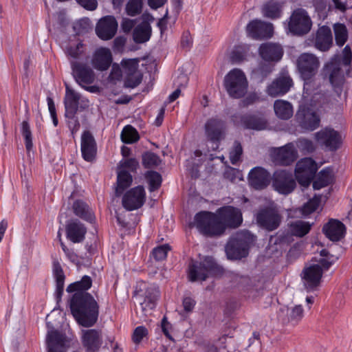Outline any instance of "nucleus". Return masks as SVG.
I'll use <instances>...</instances> for the list:
<instances>
[{
    "mask_svg": "<svg viewBox=\"0 0 352 352\" xmlns=\"http://www.w3.org/2000/svg\"><path fill=\"white\" fill-rule=\"evenodd\" d=\"M91 284V278L84 276L81 280L73 283L67 287V292H75L69 302L72 314L78 324L86 327L93 326L98 317V303L87 292Z\"/></svg>",
    "mask_w": 352,
    "mask_h": 352,
    "instance_id": "1",
    "label": "nucleus"
},
{
    "mask_svg": "<svg viewBox=\"0 0 352 352\" xmlns=\"http://www.w3.org/2000/svg\"><path fill=\"white\" fill-rule=\"evenodd\" d=\"M195 224L198 230L208 236H219L226 228H236L243 222L242 213L231 206L219 208L217 214L201 211L195 216Z\"/></svg>",
    "mask_w": 352,
    "mask_h": 352,
    "instance_id": "2",
    "label": "nucleus"
},
{
    "mask_svg": "<svg viewBox=\"0 0 352 352\" xmlns=\"http://www.w3.org/2000/svg\"><path fill=\"white\" fill-rule=\"evenodd\" d=\"M65 96L64 105L65 116L67 118V125L72 134L74 135L80 129V122L76 114L78 109H85L89 105V100L82 97L79 93L65 85Z\"/></svg>",
    "mask_w": 352,
    "mask_h": 352,
    "instance_id": "3",
    "label": "nucleus"
},
{
    "mask_svg": "<svg viewBox=\"0 0 352 352\" xmlns=\"http://www.w3.org/2000/svg\"><path fill=\"white\" fill-rule=\"evenodd\" d=\"M223 272V268L211 256L205 257L201 262L192 260L188 266V277L192 282L205 280L208 276H217Z\"/></svg>",
    "mask_w": 352,
    "mask_h": 352,
    "instance_id": "4",
    "label": "nucleus"
},
{
    "mask_svg": "<svg viewBox=\"0 0 352 352\" xmlns=\"http://www.w3.org/2000/svg\"><path fill=\"white\" fill-rule=\"evenodd\" d=\"M320 65L318 58L312 54H302L297 59V67L304 80V94H312V78L317 73Z\"/></svg>",
    "mask_w": 352,
    "mask_h": 352,
    "instance_id": "5",
    "label": "nucleus"
},
{
    "mask_svg": "<svg viewBox=\"0 0 352 352\" xmlns=\"http://www.w3.org/2000/svg\"><path fill=\"white\" fill-rule=\"evenodd\" d=\"M253 236L248 231L238 232L230 237L226 246V253L229 259L238 260L248 254Z\"/></svg>",
    "mask_w": 352,
    "mask_h": 352,
    "instance_id": "6",
    "label": "nucleus"
},
{
    "mask_svg": "<svg viewBox=\"0 0 352 352\" xmlns=\"http://www.w3.org/2000/svg\"><path fill=\"white\" fill-rule=\"evenodd\" d=\"M223 82L228 95L233 98H241L247 93L248 82L245 74L239 69L230 71Z\"/></svg>",
    "mask_w": 352,
    "mask_h": 352,
    "instance_id": "7",
    "label": "nucleus"
},
{
    "mask_svg": "<svg viewBox=\"0 0 352 352\" xmlns=\"http://www.w3.org/2000/svg\"><path fill=\"white\" fill-rule=\"evenodd\" d=\"M137 300L143 314L146 316L157 305L160 297L159 287L153 283L141 282L139 284Z\"/></svg>",
    "mask_w": 352,
    "mask_h": 352,
    "instance_id": "8",
    "label": "nucleus"
},
{
    "mask_svg": "<svg viewBox=\"0 0 352 352\" xmlns=\"http://www.w3.org/2000/svg\"><path fill=\"white\" fill-rule=\"evenodd\" d=\"M311 19L305 9L296 8L292 12L288 22V30L293 35H305L311 30Z\"/></svg>",
    "mask_w": 352,
    "mask_h": 352,
    "instance_id": "9",
    "label": "nucleus"
},
{
    "mask_svg": "<svg viewBox=\"0 0 352 352\" xmlns=\"http://www.w3.org/2000/svg\"><path fill=\"white\" fill-rule=\"evenodd\" d=\"M72 74L76 82L85 90L94 92V87L87 86L92 84L95 80L93 69L85 63L77 60H69Z\"/></svg>",
    "mask_w": 352,
    "mask_h": 352,
    "instance_id": "10",
    "label": "nucleus"
},
{
    "mask_svg": "<svg viewBox=\"0 0 352 352\" xmlns=\"http://www.w3.org/2000/svg\"><path fill=\"white\" fill-rule=\"evenodd\" d=\"M48 331L45 338L47 352H80L76 350H69L70 341L67 336L58 330L50 327L47 322Z\"/></svg>",
    "mask_w": 352,
    "mask_h": 352,
    "instance_id": "11",
    "label": "nucleus"
},
{
    "mask_svg": "<svg viewBox=\"0 0 352 352\" xmlns=\"http://www.w3.org/2000/svg\"><path fill=\"white\" fill-rule=\"evenodd\" d=\"M226 125L224 121L217 118L209 119L205 124L207 140L212 144L211 148L216 151L226 135Z\"/></svg>",
    "mask_w": 352,
    "mask_h": 352,
    "instance_id": "12",
    "label": "nucleus"
},
{
    "mask_svg": "<svg viewBox=\"0 0 352 352\" xmlns=\"http://www.w3.org/2000/svg\"><path fill=\"white\" fill-rule=\"evenodd\" d=\"M318 168L317 164L311 158L301 159L296 166L295 175L296 179L302 186H308L315 177Z\"/></svg>",
    "mask_w": 352,
    "mask_h": 352,
    "instance_id": "13",
    "label": "nucleus"
},
{
    "mask_svg": "<svg viewBox=\"0 0 352 352\" xmlns=\"http://www.w3.org/2000/svg\"><path fill=\"white\" fill-rule=\"evenodd\" d=\"M256 222L261 228L267 231H273L279 227L281 216L277 210L266 207L257 212Z\"/></svg>",
    "mask_w": 352,
    "mask_h": 352,
    "instance_id": "14",
    "label": "nucleus"
},
{
    "mask_svg": "<svg viewBox=\"0 0 352 352\" xmlns=\"http://www.w3.org/2000/svg\"><path fill=\"white\" fill-rule=\"evenodd\" d=\"M272 186L279 193L288 195L296 188V182L292 173L278 170L273 175Z\"/></svg>",
    "mask_w": 352,
    "mask_h": 352,
    "instance_id": "15",
    "label": "nucleus"
},
{
    "mask_svg": "<svg viewBox=\"0 0 352 352\" xmlns=\"http://www.w3.org/2000/svg\"><path fill=\"white\" fill-rule=\"evenodd\" d=\"M296 120L304 129L314 131L317 129L320 119L316 112L309 107L300 104L296 114Z\"/></svg>",
    "mask_w": 352,
    "mask_h": 352,
    "instance_id": "16",
    "label": "nucleus"
},
{
    "mask_svg": "<svg viewBox=\"0 0 352 352\" xmlns=\"http://www.w3.org/2000/svg\"><path fill=\"white\" fill-rule=\"evenodd\" d=\"M146 200V192L142 186H138L128 190L123 196L122 203L128 211L141 208Z\"/></svg>",
    "mask_w": 352,
    "mask_h": 352,
    "instance_id": "17",
    "label": "nucleus"
},
{
    "mask_svg": "<svg viewBox=\"0 0 352 352\" xmlns=\"http://www.w3.org/2000/svg\"><path fill=\"white\" fill-rule=\"evenodd\" d=\"M293 85V80L287 74H283L274 80L267 87V94L277 97L287 94Z\"/></svg>",
    "mask_w": 352,
    "mask_h": 352,
    "instance_id": "18",
    "label": "nucleus"
},
{
    "mask_svg": "<svg viewBox=\"0 0 352 352\" xmlns=\"http://www.w3.org/2000/svg\"><path fill=\"white\" fill-rule=\"evenodd\" d=\"M117 29L118 23L116 19L112 16H106L98 22L96 32L100 38L108 41L115 36Z\"/></svg>",
    "mask_w": 352,
    "mask_h": 352,
    "instance_id": "19",
    "label": "nucleus"
},
{
    "mask_svg": "<svg viewBox=\"0 0 352 352\" xmlns=\"http://www.w3.org/2000/svg\"><path fill=\"white\" fill-rule=\"evenodd\" d=\"M317 141L330 151L336 150L341 144V137L333 129L325 128L316 133Z\"/></svg>",
    "mask_w": 352,
    "mask_h": 352,
    "instance_id": "20",
    "label": "nucleus"
},
{
    "mask_svg": "<svg viewBox=\"0 0 352 352\" xmlns=\"http://www.w3.org/2000/svg\"><path fill=\"white\" fill-rule=\"evenodd\" d=\"M247 32L253 38H270L273 34V26L270 23L256 19L248 23Z\"/></svg>",
    "mask_w": 352,
    "mask_h": 352,
    "instance_id": "21",
    "label": "nucleus"
},
{
    "mask_svg": "<svg viewBox=\"0 0 352 352\" xmlns=\"http://www.w3.org/2000/svg\"><path fill=\"white\" fill-rule=\"evenodd\" d=\"M302 278L305 288L308 291L314 290L319 284L322 278V269L318 264H314L305 267L302 273Z\"/></svg>",
    "mask_w": 352,
    "mask_h": 352,
    "instance_id": "22",
    "label": "nucleus"
},
{
    "mask_svg": "<svg viewBox=\"0 0 352 352\" xmlns=\"http://www.w3.org/2000/svg\"><path fill=\"white\" fill-rule=\"evenodd\" d=\"M82 344L86 352L98 351L102 344L101 332L94 329L82 331Z\"/></svg>",
    "mask_w": 352,
    "mask_h": 352,
    "instance_id": "23",
    "label": "nucleus"
},
{
    "mask_svg": "<svg viewBox=\"0 0 352 352\" xmlns=\"http://www.w3.org/2000/svg\"><path fill=\"white\" fill-rule=\"evenodd\" d=\"M144 21L137 25L133 30V40L137 43H143L148 41L151 36L152 29L150 22L154 21V18L151 14H144Z\"/></svg>",
    "mask_w": 352,
    "mask_h": 352,
    "instance_id": "24",
    "label": "nucleus"
},
{
    "mask_svg": "<svg viewBox=\"0 0 352 352\" xmlns=\"http://www.w3.org/2000/svg\"><path fill=\"white\" fill-rule=\"evenodd\" d=\"M297 158L296 151L292 144L276 149L273 153V160L280 165H289Z\"/></svg>",
    "mask_w": 352,
    "mask_h": 352,
    "instance_id": "25",
    "label": "nucleus"
},
{
    "mask_svg": "<svg viewBox=\"0 0 352 352\" xmlns=\"http://www.w3.org/2000/svg\"><path fill=\"white\" fill-rule=\"evenodd\" d=\"M271 179L270 174L261 167H255L249 173V183L256 190H261L267 186Z\"/></svg>",
    "mask_w": 352,
    "mask_h": 352,
    "instance_id": "26",
    "label": "nucleus"
},
{
    "mask_svg": "<svg viewBox=\"0 0 352 352\" xmlns=\"http://www.w3.org/2000/svg\"><path fill=\"white\" fill-rule=\"evenodd\" d=\"M112 63V54L109 49L100 47L94 54L91 64L99 71H105L109 69Z\"/></svg>",
    "mask_w": 352,
    "mask_h": 352,
    "instance_id": "27",
    "label": "nucleus"
},
{
    "mask_svg": "<svg viewBox=\"0 0 352 352\" xmlns=\"http://www.w3.org/2000/svg\"><path fill=\"white\" fill-rule=\"evenodd\" d=\"M81 152L82 157L87 162H91L96 154V144L92 134L85 131L81 136Z\"/></svg>",
    "mask_w": 352,
    "mask_h": 352,
    "instance_id": "28",
    "label": "nucleus"
},
{
    "mask_svg": "<svg viewBox=\"0 0 352 352\" xmlns=\"http://www.w3.org/2000/svg\"><path fill=\"white\" fill-rule=\"evenodd\" d=\"M259 54L261 58L267 62H277L283 56V51L278 44L267 43L262 44L259 47Z\"/></svg>",
    "mask_w": 352,
    "mask_h": 352,
    "instance_id": "29",
    "label": "nucleus"
},
{
    "mask_svg": "<svg viewBox=\"0 0 352 352\" xmlns=\"http://www.w3.org/2000/svg\"><path fill=\"white\" fill-rule=\"evenodd\" d=\"M323 232L331 241H339L345 235L346 227L341 221L331 219L323 227Z\"/></svg>",
    "mask_w": 352,
    "mask_h": 352,
    "instance_id": "30",
    "label": "nucleus"
},
{
    "mask_svg": "<svg viewBox=\"0 0 352 352\" xmlns=\"http://www.w3.org/2000/svg\"><path fill=\"white\" fill-rule=\"evenodd\" d=\"M333 43L331 29L327 26H322L318 28L316 39L315 47L320 51L325 52L329 50Z\"/></svg>",
    "mask_w": 352,
    "mask_h": 352,
    "instance_id": "31",
    "label": "nucleus"
},
{
    "mask_svg": "<svg viewBox=\"0 0 352 352\" xmlns=\"http://www.w3.org/2000/svg\"><path fill=\"white\" fill-rule=\"evenodd\" d=\"M303 309L301 305H295L292 307H285L281 308L278 317L284 322H291L296 324L303 318Z\"/></svg>",
    "mask_w": 352,
    "mask_h": 352,
    "instance_id": "32",
    "label": "nucleus"
},
{
    "mask_svg": "<svg viewBox=\"0 0 352 352\" xmlns=\"http://www.w3.org/2000/svg\"><path fill=\"white\" fill-rule=\"evenodd\" d=\"M87 229L85 226L78 221H74L67 225V237L73 243H80L84 239Z\"/></svg>",
    "mask_w": 352,
    "mask_h": 352,
    "instance_id": "33",
    "label": "nucleus"
},
{
    "mask_svg": "<svg viewBox=\"0 0 352 352\" xmlns=\"http://www.w3.org/2000/svg\"><path fill=\"white\" fill-rule=\"evenodd\" d=\"M241 122L244 128L256 131L264 130L267 126V122L264 117L256 115H244L241 117Z\"/></svg>",
    "mask_w": 352,
    "mask_h": 352,
    "instance_id": "34",
    "label": "nucleus"
},
{
    "mask_svg": "<svg viewBox=\"0 0 352 352\" xmlns=\"http://www.w3.org/2000/svg\"><path fill=\"white\" fill-rule=\"evenodd\" d=\"M274 110L275 115L280 120H287L290 119L294 114V108L292 104L284 100H276L274 103Z\"/></svg>",
    "mask_w": 352,
    "mask_h": 352,
    "instance_id": "35",
    "label": "nucleus"
},
{
    "mask_svg": "<svg viewBox=\"0 0 352 352\" xmlns=\"http://www.w3.org/2000/svg\"><path fill=\"white\" fill-rule=\"evenodd\" d=\"M313 223L302 220H296L288 223V232L293 236L302 237L311 230Z\"/></svg>",
    "mask_w": 352,
    "mask_h": 352,
    "instance_id": "36",
    "label": "nucleus"
},
{
    "mask_svg": "<svg viewBox=\"0 0 352 352\" xmlns=\"http://www.w3.org/2000/svg\"><path fill=\"white\" fill-rule=\"evenodd\" d=\"M74 214L88 222H93L95 217L89 206L81 200H76L73 204Z\"/></svg>",
    "mask_w": 352,
    "mask_h": 352,
    "instance_id": "37",
    "label": "nucleus"
},
{
    "mask_svg": "<svg viewBox=\"0 0 352 352\" xmlns=\"http://www.w3.org/2000/svg\"><path fill=\"white\" fill-rule=\"evenodd\" d=\"M53 274L56 280V292L55 295L58 302L64 289L65 274L63 269L58 262H54L53 265Z\"/></svg>",
    "mask_w": 352,
    "mask_h": 352,
    "instance_id": "38",
    "label": "nucleus"
},
{
    "mask_svg": "<svg viewBox=\"0 0 352 352\" xmlns=\"http://www.w3.org/2000/svg\"><path fill=\"white\" fill-rule=\"evenodd\" d=\"M324 69L329 73V81L333 87H340L343 83L344 78L339 65L329 63L326 65Z\"/></svg>",
    "mask_w": 352,
    "mask_h": 352,
    "instance_id": "39",
    "label": "nucleus"
},
{
    "mask_svg": "<svg viewBox=\"0 0 352 352\" xmlns=\"http://www.w3.org/2000/svg\"><path fill=\"white\" fill-rule=\"evenodd\" d=\"M282 8V3L271 1L263 5L262 12L264 16L275 19L280 17Z\"/></svg>",
    "mask_w": 352,
    "mask_h": 352,
    "instance_id": "40",
    "label": "nucleus"
},
{
    "mask_svg": "<svg viewBox=\"0 0 352 352\" xmlns=\"http://www.w3.org/2000/svg\"><path fill=\"white\" fill-rule=\"evenodd\" d=\"M132 181V176L127 170H119L117 176L116 195L120 196L123 191L131 184Z\"/></svg>",
    "mask_w": 352,
    "mask_h": 352,
    "instance_id": "41",
    "label": "nucleus"
},
{
    "mask_svg": "<svg viewBox=\"0 0 352 352\" xmlns=\"http://www.w3.org/2000/svg\"><path fill=\"white\" fill-rule=\"evenodd\" d=\"M120 137L122 141L126 144H133L140 139L137 130L131 125L124 127Z\"/></svg>",
    "mask_w": 352,
    "mask_h": 352,
    "instance_id": "42",
    "label": "nucleus"
},
{
    "mask_svg": "<svg viewBox=\"0 0 352 352\" xmlns=\"http://www.w3.org/2000/svg\"><path fill=\"white\" fill-rule=\"evenodd\" d=\"M145 177L149 184V190L154 191L160 188L162 184L161 175L153 170H148L145 174Z\"/></svg>",
    "mask_w": 352,
    "mask_h": 352,
    "instance_id": "43",
    "label": "nucleus"
},
{
    "mask_svg": "<svg viewBox=\"0 0 352 352\" xmlns=\"http://www.w3.org/2000/svg\"><path fill=\"white\" fill-rule=\"evenodd\" d=\"M160 157L153 152H146L142 155V164L145 168H153L160 165Z\"/></svg>",
    "mask_w": 352,
    "mask_h": 352,
    "instance_id": "44",
    "label": "nucleus"
},
{
    "mask_svg": "<svg viewBox=\"0 0 352 352\" xmlns=\"http://www.w3.org/2000/svg\"><path fill=\"white\" fill-rule=\"evenodd\" d=\"M334 32L337 45L342 46L346 41L348 37L346 26L341 23L335 25Z\"/></svg>",
    "mask_w": 352,
    "mask_h": 352,
    "instance_id": "45",
    "label": "nucleus"
},
{
    "mask_svg": "<svg viewBox=\"0 0 352 352\" xmlns=\"http://www.w3.org/2000/svg\"><path fill=\"white\" fill-rule=\"evenodd\" d=\"M142 0H129L126 6V12L129 16H136L142 12Z\"/></svg>",
    "mask_w": 352,
    "mask_h": 352,
    "instance_id": "46",
    "label": "nucleus"
},
{
    "mask_svg": "<svg viewBox=\"0 0 352 352\" xmlns=\"http://www.w3.org/2000/svg\"><path fill=\"white\" fill-rule=\"evenodd\" d=\"M66 53L72 58V60L79 59L84 54L83 44L80 42L76 45H70L67 47Z\"/></svg>",
    "mask_w": 352,
    "mask_h": 352,
    "instance_id": "47",
    "label": "nucleus"
},
{
    "mask_svg": "<svg viewBox=\"0 0 352 352\" xmlns=\"http://www.w3.org/2000/svg\"><path fill=\"white\" fill-rule=\"evenodd\" d=\"M121 65L123 69V72L127 75L134 74L138 73V59H127L122 60Z\"/></svg>",
    "mask_w": 352,
    "mask_h": 352,
    "instance_id": "48",
    "label": "nucleus"
},
{
    "mask_svg": "<svg viewBox=\"0 0 352 352\" xmlns=\"http://www.w3.org/2000/svg\"><path fill=\"white\" fill-rule=\"evenodd\" d=\"M21 133L25 140V148L28 151H30L32 149L33 144L32 132L28 121L25 120L21 123Z\"/></svg>",
    "mask_w": 352,
    "mask_h": 352,
    "instance_id": "49",
    "label": "nucleus"
},
{
    "mask_svg": "<svg viewBox=\"0 0 352 352\" xmlns=\"http://www.w3.org/2000/svg\"><path fill=\"white\" fill-rule=\"evenodd\" d=\"M139 166L138 161L135 158H128L122 160L118 164L119 170L128 169L129 170L133 172L135 171Z\"/></svg>",
    "mask_w": 352,
    "mask_h": 352,
    "instance_id": "50",
    "label": "nucleus"
},
{
    "mask_svg": "<svg viewBox=\"0 0 352 352\" xmlns=\"http://www.w3.org/2000/svg\"><path fill=\"white\" fill-rule=\"evenodd\" d=\"M142 82V75L138 72L134 74L127 75L124 80V86L129 88H135Z\"/></svg>",
    "mask_w": 352,
    "mask_h": 352,
    "instance_id": "51",
    "label": "nucleus"
},
{
    "mask_svg": "<svg viewBox=\"0 0 352 352\" xmlns=\"http://www.w3.org/2000/svg\"><path fill=\"white\" fill-rule=\"evenodd\" d=\"M170 246L167 244L160 245L153 250L152 254L156 261H162L167 256Z\"/></svg>",
    "mask_w": 352,
    "mask_h": 352,
    "instance_id": "52",
    "label": "nucleus"
},
{
    "mask_svg": "<svg viewBox=\"0 0 352 352\" xmlns=\"http://www.w3.org/2000/svg\"><path fill=\"white\" fill-rule=\"evenodd\" d=\"M242 153L243 149L241 144L237 141L234 142L233 148L230 152V160L233 165L239 161Z\"/></svg>",
    "mask_w": 352,
    "mask_h": 352,
    "instance_id": "53",
    "label": "nucleus"
},
{
    "mask_svg": "<svg viewBox=\"0 0 352 352\" xmlns=\"http://www.w3.org/2000/svg\"><path fill=\"white\" fill-rule=\"evenodd\" d=\"M320 201V198L318 197H314L306 203L302 207V214L307 215L314 212L318 207Z\"/></svg>",
    "mask_w": 352,
    "mask_h": 352,
    "instance_id": "54",
    "label": "nucleus"
},
{
    "mask_svg": "<svg viewBox=\"0 0 352 352\" xmlns=\"http://www.w3.org/2000/svg\"><path fill=\"white\" fill-rule=\"evenodd\" d=\"M246 56V52L243 47H236L231 53L230 59L232 62L238 63L245 59Z\"/></svg>",
    "mask_w": 352,
    "mask_h": 352,
    "instance_id": "55",
    "label": "nucleus"
},
{
    "mask_svg": "<svg viewBox=\"0 0 352 352\" xmlns=\"http://www.w3.org/2000/svg\"><path fill=\"white\" fill-rule=\"evenodd\" d=\"M297 146L300 151L305 153H312L315 149L313 142L305 138L299 139L297 142Z\"/></svg>",
    "mask_w": 352,
    "mask_h": 352,
    "instance_id": "56",
    "label": "nucleus"
},
{
    "mask_svg": "<svg viewBox=\"0 0 352 352\" xmlns=\"http://www.w3.org/2000/svg\"><path fill=\"white\" fill-rule=\"evenodd\" d=\"M230 281L234 287H245L250 282L248 276H241L237 274H234L230 277Z\"/></svg>",
    "mask_w": 352,
    "mask_h": 352,
    "instance_id": "57",
    "label": "nucleus"
},
{
    "mask_svg": "<svg viewBox=\"0 0 352 352\" xmlns=\"http://www.w3.org/2000/svg\"><path fill=\"white\" fill-rule=\"evenodd\" d=\"M313 4L320 16H325L327 15L329 10V0H313Z\"/></svg>",
    "mask_w": 352,
    "mask_h": 352,
    "instance_id": "58",
    "label": "nucleus"
},
{
    "mask_svg": "<svg viewBox=\"0 0 352 352\" xmlns=\"http://www.w3.org/2000/svg\"><path fill=\"white\" fill-rule=\"evenodd\" d=\"M333 169L327 167L320 170L317 177L323 181L324 185L328 186L333 180Z\"/></svg>",
    "mask_w": 352,
    "mask_h": 352,
    "instance_id": "59",
    "label": "nucleus"
},
{
    "mask_svg": "<svg viewBox=\"0 0 352 352\" xmlns=\"http://www.w3.org/2000/svg\"><path fill=\"white\" fill-rule=\"evenodd\" d=\"M147 329L143 326L138 327L133 332V340L135 343H140L144 337L147 335Z\"/></svg>",
    "mask_w": 352,
    "mask_h": 352,
    "instance_id": "60",
    "label": "nucleus"
},
{
    "mask_svg": "<svg viewBox=\"0 0 352 352\" xmlns=\"http://www.w3.org/2000/svg\"><path fill=\"white\" fill-rule=\"evenodd\" d=\"M338 259V256H334L331 255V257L323 258H321L319 261V265L322 269V272L323 270H327L332 265L333 263H335L336 261Z\"/></svg>",
    "mask_w": 352,
    "mask_h": 352,
    "instance_id": "61",
    "label": "nucleus"
},
{
    "mask_svg": "<svg viewBox=\"0 0 352 352\" xmlns=\"http://www.w3.org/2000/svg\"><path fill=\"white\" fill-rule=\"evenodd\" d=\"M82 7L88 10H94L97 8L98 2L96 0H76Z\"/></svg>",
    "mask_w": 352,
    "mask_h": 352,
    "instance_id": "62",
    "label": "nucleus"
},
{
    "mask_svg": "<svg viewBox=\"0 0 352 352\" xmlns=\"http://www.w3.org/2000/svg\"><path fill=\"white\" fill-rule=\"evenodd\" d=\"M122 70L117 64H113L109 75V78L113 80H120L122 76Z\"/></svg>",
    "mask_w": 352,
    "mask_h": 352,
    "instance_id": "63",
    "label": "nucleus"
},
{
    "mask_svg": "<svg viewBox=\"0 0 352 352\" xmlns=\"http://www.w3.org/2000/svg\"><path fill=\"white\" fill-rule=\"evenodd\" d=\"M196 302L191 297L187 296L183 299V306L185 311L190 312L195 306Z\"/></svg>",
    "mask_w": 352,
    "mask_h": 352,
    "instance_id": "64",
    "label": "nucleus"
}]
</instances>
